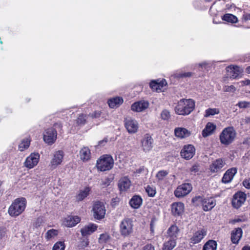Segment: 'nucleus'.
I'll return each instance as SVG.
<instances>
[{
  "label": "nucleus",
  "mask_w": 250,
  "mask_h": 250,
  "mask_svg": "<svg viewBox=\"0 0 250 250\" xmlns=\"http://www.w3.org/2000/svg\"><path fill=\"white\" fill-rule=\"evenodd\" d=\"M213 22L215 24H218L219 23H221V22H217V21H215L214 20L213 21Z\"/></svg>",
  "instance_id": "nucleus-63"
},
{
  "label": "nucleus",
  "mask_w": 250,
  "mask_h": 250,
  "mask_svg": "<svg viewBox=\"0 0 250 250\" xmlns=\"http://www.w3.org/2000/svg\"><path fill=\"white\" fill-rule=\"evenodd\" d=\"M180 229L176 225L171 226L167 230V237L177 240Z\"/></svg>",
  "instance_id": "nucleus-29"
},
{
  "label": "nucleus",
  "mask_w": 250,
  "mask_h": 250,
  "mask_svg": "<svg viewBox=\"0 0 250 250\" xmlns=\"http://www.w3.org/2000/svg\"><path fill=\"white\" fill-rule=\"evenodd\" d=\"M184 205L181 202L174 203L171 206V211L175 216L181 215L184 211Z\"/></svg>",
  "instance_id": "nucleus-28"
},
{
  "label": "nucleus",
  "mask_w": 250,
  "mask_h": 250,
  "mask_svg": "<svg viewBox=\"0 0 250 250\" xmlns=\"http://www.w3.org/2000/svg\"><path fill=\"white\" fill-rule=\"evenodd\" d=\"M123 250H133V244L131 242H125L122 247Z\"/></svg>",
  "instance_id": "nucleus-49"
},
{
  "label": "nucleus",
  "mask_w": 250,
  "mask_h": 250,
  "mask_svg": "<svg viewBox=\"0 0 250 250\" xmlns=\"http://www.w3.org/2000/svg\"><path fill=\"white\" fill-rule=\"evenodd\" d=\"M107 141L108 140L107 138H104L103 140L99 142L98 146H104L107 143Z\"/></svg>",
  "instance_id": "nucleus-57"
},
{
  "label": "nucleus",
  "mask_w": 250,
  "mask_h": 250,
  "mask_svg": "<svg viewBox=\"0 0 250 250\" xmlns=\"http://www.w3.org/2000/svg\"><path fill=\"white\" fill-rule=\"evenodd\" d=\"M161 118L164 120H168L170 117V112L167 109L163 110L161 114Z\"/></svg>",
  "instance_id": "nucleus-47"
},
{
  "label": "nucleus",
  "mask_w": 250,
  "mask_h": 250,
  "mask_svg": "<svg viewBox=\"0 0 250 250\" xmlns=\"http://www.w3.org/2000/svg\"><path fill=\"white\" fill-rule=\"evenodd\" d=\"M92 211L94 218L101 220L104 217L106 210L103 202L96 201L93 204Z\"/></svg>",
  "instance_id": "nucleus-7"
},
{
  "label": "nucleus",
  "mask_w": 250,
  "mask_h": 250,
  "mask_svg": "<svg viewBox=\"0 0 250 250\" xmlns=\"http://www.w3.org/2000/svg\"><path fill=\"white\" fill-rule=\"evenodd\" d=\"M246 72L249 73V74H250V66H248L247 68H246Z\"/></svg>",
  "instance_id": "nucleus-62"
},
{
  "label": "nucleus",
  "mask_w": 250,
  "mask_h": 250,
  "mask_svg": "<svg viewBox=\"0 0 250 250\" xmlns=\"http://www.w3.org/2000/svg\"><path fill=\"white\" fill-rule=\"evenodd\" d=\"M131 181L127 177L122 178L119 181L118 187L121 191H125L130 187Z\"/></svg>",
  "instance_id": "nucleus-24"
},
{
  "label": "nucleus",
  "mask_w": 250,
  "mask_h": 250,
  "mask_svg": "<svg viewBox=\"0 0 250 250\" xmlns=\"http://www.w3.org/2000/svg\"><path fill=\"white\" fill-rule=\"evenodd\" d=\"M243 186L248 189H250V178L246 179L243 181Z\"/></svg>",
  "instance_id": "nucleus-53"
},
{
  "label": "nucleus",
  "mask_w": 250,
  "mask_h": 250,
  "mask_svg": "<svg viewBox=\"0 0 250 250\" xmlns=\"http://www.w3.org/2000/svg\"><path fill=\"white\" fill-rule=\"evenodd\" d=\"M87 116L83 114L80 115L77 119V123L78 125H83L85 124Z\"/></svg>",
  "instance_id": "nucleus-48"
},
{
  "label": "nucleus",
  "mask_w": 250,
  "mask_h": 250,
  "mask_svg": "<svg viewBox=\"0 0 250 250\" xmlns=\"http://www.w3.org/2000/svg\"><path fill=\"white\" fill-rule=\"evenodd\" d=\"M195 102L191 99H181L175 107L177 114L186 116L189 115L195 108Z\"/></svg>",
  "instance_id": "nucleus-1"
},
{
  "label": "nucleus",
  "mask_w": 250,
  "mask_h": 250,
  "mask_svg": "<svg viewBox=\"0 0 250 250\" xmlns=\"http://www.w3.org/2000/svg\"><path fill=\"white\" fill-rule=\"evenodd\" d=\"M193 73L191 72H184L182 71H177L174 72L172 77L174 78L180 79L186 78H189L192 76Z\"/></svg>",
  "instance_id": "nucleus-34"
},
{
  "label": "nucleus",
  "mask_w": 250,
  "mask_h": 250,
  "mask_svg": "<svg viewBox=\"0 0 250 250\" xmlns=\"http://www.w3.org/2000/svg\"><path fill=\"white\" fill-rule=\"evenodd\" d=\"M97 229V226L94 224H89L81 229V232L83 236L90 235L95 231Z\"/></svg>",
  "instance_id": "nucleus-27"
},
{
  "label": "nucleus",
  "mask_w": 250,
  "mask_h": 250,
  "mask_svg": "<svg viewBox=\"0 0 250 250\" xmlns=\"http://www.w3.org/2000/svg\"><path fill=\"white\" fill-rule=\"evenodd\" d=\"M222 20L230 23H236L238 21L237 18L231 14H226L222 18Z\"/></svg>",
  "instance_id": "nucleus-38"
},
{
  "label": "nucleus",
  "mask_w": 250,
  "mask_h": 250,
  "mask_svg": "<svg viewBox=\"0 0 250 250\" xmlns=\"http://www.w3.org/2000/svg\"><path fill=\"white\" fill-rule=\"evenodd\" d=\"M246 200V194L242 191L236 192L233 196L232 205L236 208L242 206Z\"/></svg>",
  "instance_id": "nucleus-11"
},
{
  "label": "nucleus",
  "mask_w": 250,
  "mask_h": 250,
  "mask_svg": "<svg viewBox=\"0 0 250 250\" xmlns=\"http://www.w3.org/2000/svg\"><path fill=\"white\" fill-rule=\"evenodd\" d=\"M31 139L29 137H26L22 140L21 143L19 145V149L21 151H23L27 149L30 144Z\"/></svg>",
  "instance_id": "nucleus-36"
},
{
  "label": "nucleus",
  "mask_w": 250,
  "mask_h": 250,
  "mask_svg": "<svg viewBox=\"0 0 250 250\" xmlns=\"http://www.w3.org/2000/svg\"><path fill=\"white\" fill-rule=\"evenodd\" d=\"M237 169L235 167L229 168L224 174L222 181L224 183H228L231 181L234 176L237 173Z\"/></svg>",
  "instance_id": "nucleus-21"
},
{
  "label": "nucleus",
  "mask_w": 250,
  "mask_h": 250,
  "mask_svg": "<svg viewBox=\"0 0 250 250\" xmlns=\"http://www.w3.org/2000/svg\"><path fill=\"white\" fill-rule=\"evenodd\" d=\"M143 203V199L140 195H135L129 200L130 207L134 209L139 208Z\"/></svg>",
  "instance_id": "nucleus-26"
},
{
  "label": "nucleus",
  "mask_w": 250,
  "mask_h": 250,
  "mask_svg": "<svg viewBox=\"0 0 250 250\" xmlns=\"http://www.w3.org/2000/svg\"><path fill=\"white\" fill-rule=\"evenodd\" d=\"M146 191L149 197H154L156 193V188L149 185L147 186L146 188Z\"/></svg>",
  "instance_id": "nucleus-42"
},
{
  "label": "nucleus",
  "mask_w": 250,
  "mask_h": 250,
  "mask_svg": "<svg viewBox=\"0 0 250 250\" xmlns=\"http://www.w3.org/2000/svg\"><path fill=\"white\" fill-rule=\"evenodd\" d=\"M241 86H245L250 85V80L247 79L244 81H240L239 83Z\"/></svg>",
  "instance_id": "nucleus-55"
},
{
  "label": "nucleus",
  "mask_w": 250,
  "mask_h": 250,
  "mask_svg": "<svg viewBox=\"0 0 250 250\" xmlns=\"http://www.w3.org/2000/svg\"><path fill=\"white\" fill-rule=\"evenodd\" d=\"M217 243L213 240H209L204 245L203 250H216Z\"/></svg>",
  "instance_id": "nucleus-37"
},
{
  "label": "nucleus",
  "mask_w": 250,
  "mask_h": 250,
  "mask_svg": "<svg viewBox=\"0 0 250 250\" xmlns=\"http://www.w3.org/2000/svg\"><path fill=\"white\" fill-rule=\"evenodd\" d=\"M90 190L91 189L88 187H86L83 189L80 190L79 193L76 197L77 201H83L89 195Z\"/></svg>",
  "instance_id": "nucleus-32"
},
{
  "label": "nucleus",
  "mask_w": 250,
  "mask_h": 250,
  "mask_svg": "<svg viewBox=\"0 0 250 250\" xmlns=\"http://www.w3.org/2000/svg\"><path fill=\"white\" fill-rule=\"evenodd\" d=\"M168 174V172L166 170H160L156 174V178L159 181H162L165 177Z\"/></svg>",
  "instance_id": "nucleus-46"
},
{
  "label": "nucleus",
  "mask_w": 250,
  "mask_h": 250,
  "mask_svg": "<svg viewBox=\"0 0 250 250\" xmlns=\"http://www.w3.org/2000/svg\"><path fill=\"white\" fill-rule=\"evenodd\" d=\"M42 222H41V219H38L37 220V221L35 223V227H39L40 226V224H41Z\"/></svg>",
  "instance_id": "nucleus-60"
},
{
  "label": "nucleus",
  "mask_w": 250,
  "mask_h": 250,
  "mask_svg": "<svg viewBox=\"0 0 250 250\" xmlns=\"http://www.w3.org/2000/svg\"><path fill=\"white\" fill-rule=\"evenodd\" d=\"M54 127H52L45 129L43 133V140L45 143L49 145H51L55 143L57 139V131L56 128L57 127H61L60 124H55Z\"/></svg>",
  "instance_id": "nucleus-5"
},
{
  "label": "nucleus",
  "mask_w": 250,
  "mask_h": 250,
  "mask_svg": "<svg viewBox=\"0 0 250 250\" xmlns=\"http://www.w3.org/2000/svg\"><path fill=\"white\" fill-rule=\"evenodd\" d=\"M207 235V231L205 229H201L195 231L190 238V242L193 244L199 243Z\"/></svg>",
  "instance_id": "nucleus-19"
},
{
  "label": "nucleus",
  "mask_w": 250,
  "mask_h": 250,
  "mask_svg": "<svg viewBox=\"0 0 250 250\" xmlns=\"http://www.w3.org/2000/svg\"><path fill=\"white\" fill-rule=\"evenodd\" d=\"M192 202H200L202 204L203 209L208 211L212 209L216 205V200L212 197L203 198L201 196H196L192 199Z\"/></svg>",
  "instance_id": "nucleus-6"
},
{
  "label": "nucleus",
  "mask_w": 250,
  "mask_h": 250,
  "mask_svg": "<svg viewBox=\"0 0 250 250\" xmlns=\"http://www.w3.org/2000/svg\"><path fill=\"white\" fill-rule=\"evenodd\" d=\"M133 225L129 219H124L120 224V230L122 235L127 236L130 234L133 231Z\"/></svg>",
  "instance_id": "nucleus-8"
},
{
  "label": "nucleus",
  "mask_w": 250,
  "mask_h": 250,
  "mask_svg": "<svg viewBox=\"0 0 250 250\" xmlns=\"http://www.w3.org/2000/svg\"><path fill=\"white\" fill-rule=\"evenodd\" d=\"M224 90L226 92H234L236 90L235 87L231 85L230 86H225Z\"/></svg>",
  "instance_id": "nucleus-51"
},
{
  "label": "nucleus",
  "mask_w": 250,
  "mask_h": 250,
  "mask_svg": "<svg viewBox=\"0 0 250 250\" xmlns=\"http://www.w3.org/2000/svg\"><path fill=\"white\" fill-rule=\"evenodd\" d=\"M242 21L243 22H246L248 21H250V14L244 12L242 16Z\"/></svg>",
  "instance_id": "nucleus-52"
},
{
  "label": "nucleus",
  "mask_w": 250,
  "mask_h": 250,
  "mask_svg": "<svg viewBox=\"0 0 250 250\" xmlns=\"http://www.w3.org/2000/svg\"><path fill=\"white\" fill-rule=\"evenodd\" d=\"M167 84V81L165 79L152 80L149 83L150 87L154 91L160 92L162 91V89L164 86Z\"/></svg>",
  "instance_id": "nucleus-16"
},
{
  "label": "nucleus",
  "mask_w": 250,
  "mask_h": 250,
  "mask_svg": "<svg viewBox=\"0 0 250 250\" xmlns=\"http://www.w3.org/2000/svg\"><path fill=\"white\" fill-rule=\"evenodd\" d=\"M125 126L129 133H136L138 129V124L134 119L129 118L125 120Z\"/></svg>",
  "instance_id": "nucleus-18"
},
{
  "label": "nucleus",
  "mask_w": 250,
  "mask_h": 250,
  "mask_svg": "<svg viewBox=\"0 0 250 250\" xmlns=\"http://www.w3.org/2000/svg\"><path fill=\"white\" fill-rule=\"evenodd\" d=\"M143 250H155V249L153 246L151 244H147L144 247Z\"/></svg>",
  "instance_id": "nucleus-58"
},
{
  "label": "nucleus",
  "mask_w": 250,
  "mask_h": 250,
  "mask_svg": "<svg viewBox=\"0 0 250 250\" xmlns=\"http://www.w3.org/2000/svg\"><path fill=\"white\" fill-rule=\"evenodd\" d=\"M101 111H95L94 114L92 115V117L93 118H98L100 117L101 115Z\"/></svg>",
  "instance_id": "nucleus-59"
},
{
  "label": "nucleus",
  "mask_w": 250,
  "mask_h": 250,
  "mask_svg": "<svg viewBox=\"0 0 250 250\" xmlns=\"http://www.w3.org/2000/svg\"><path fill=\"white\" fill-rule=\"evenodd\" d=\"M65 248L64 243L62 241H59L54 244L52 250H64Z\"/></svg>",
  "instance_id": "nucleus-43"
},
{
  "label": "nucleus",
  "mask_w": 250,
  "mask_h": 250,
  "mask_svg": "<svg viewBox=\"0 0 250 250\" xmlns=\"http://www.w3.org/2000/svg\"><path fill=\"white\" fill-rule=\"evenodd\" d=\"M225 162L222 159H218L213 161L210 165L209 168L212 172H217L223 168L225 165Z\"/></svg>",
  "instance_id": "nucleus-20"
},
{
  "label": "nucleus",
  "mask_w": 250,
  "mask_h": 250,
  "mask_svg": "<svg viewBox=\"0 0 250 250\" xmlns=\"http://www.w3.org/2000/svg\"><path fill=\"white\" fill-rule=\"evenodd\" d=\"M176 245V240L169 238L168 240L166 241L163 245V250H172Z\"/></svg>",
  "instance_id": "nucleus-35"
},
{
  "label": "nucleus",
  "mask_w": 250,
  "mask_h": 250,
  "mask_svg": "<svg viewBox=\"0 0 250 250\" xmlns=\"http://www.w3.org/2000/svg\"><path fill=\"white\" fill-rule=\"evenodd\" d=\"M58 230L55 229L48 230L45 234V237L47 240H50L58 235Z\"/></svg>",
  "instance_id": "nucleus-41"
},
{
  "label": "nucleus",
  "mask_w": 250,
  "mask_h": 250,
  "mask_svg": "<svg viewBox=\"0 0 250 250\" xmlns=\"http://www.w3.org/2000/svg\"><path fill=\"white\" fill-rule=\"evenodd\" d=\"M149 106V103L146 101L142 100L133 103L131 106L132 111L140 112L147 109Z\"/></svg>",
  "instance_id": "nucleus-17"
},
{
  "label": "nucleus",
  "mask_w": 250,
  "mask_h": 250,
  "mask_svg": "<svg viewBox=\"0 0 250 250\" xmlns=\"http://www.w3.org/2000/svg\"><path fill=\"white\" fill-rule=\"evenodd\" d=\"M80 221L81 218L77 216H69L65 218L63 224L67 227H73L78 224Z\"/></svg>",
  "instance_id": "nucleus-25"
},
{
  "label": "nucleus",
  "mask_w": 250,
  "mask_h": 250,
  "mask_svg": "<svg viewBox=\"0 0 250 250\" xmlns=\"http://www.w3.org/2000/svg\"><path fill=\"white\" fill-rule=\"evenodd\" d=\"M110 239V236L108 234L103 233L100 235L99 241L100 243H105L108 241Z\"/></svg>",
  "instance_id": "nucleus-44"
},
{
  "label": "nucleus",
  "mask_w": 250,
  "mask_h": 250,
  "mask_svg": "<svg viewBox=\"0 0 250 250\" xmlns=\"http://www.w3.org/2000/svg\"><path fill=\"white\" fill-rule=\"evenodd\" d=\"M114 160L109 154L101 156L97 161L96 167L98 170L105 171L110 170L113 167Z\"/></svg>",
  "instance_id": "nucleus-4"
},
{
  "label": "nucleus",
  "mask_w": 250,
  "mask_h": 250,
  "mask_svg": "<svg viewBox=\"0 0 250 250\" xmlns=\"http://www.w3.org/2000/svg\"><path fill=\"white\" fill-rule=\"evenodd\" d=\"M123 103V99L120 97L111 98L108 101V104L110 108H115L119 106Z\"/></svg>",
  "instance_id": "nucleus-33"
},
{
  "label": "nucleus",
  "mask_w": 250,
  "mask_h": 250,
  "mask_svg": "<svg viewBox=\"0 0 250 250\" xmlns=\"http://www.w3.org/2000/svg\"><path fill=\"white\" fill-rule=\"evenodd\" d=\"M111 181L112 180L110 178H107L103 181L102 185L104 186H107L110 185Z\"/></svg>",
  "instance_id": "nucleus-54"
},
{
  "label": "nucleus",
  "mask_w": 250,
  "mask_h": 250,
  "mask_svg": "<svg viewBox=\"0 0 250 250\" xmlns=\"http://www.w3.org/2000/svg\"><path fill=\"white\" fill-rule=\"evenodd\" d=\"M174 134L177 137L183 139L189 136L190 132L184 127H176L174 129Z\"/></svg>",
  "instance_id": "nucleus-31"
},
{
  "label": "nucleus",
  "mask_w": 250,
  "mask_h": 250,
  "mask_svg": "<svg viewBox=\"0 0 250 250\" xmlns=\"http://www.w3.org/2000/svg\"><path fill=\"white\" fill-rule=\"evenodd\" d=\"M243 234L242 229L240 228H236L231 232V241L233 244H238L241 239Z\"/></svg>",
  "instance_id": "nucleus-22"
},
{
  "label": "nucleus",
  "mask_w": 250,
  "mask_h": 250,
  "mask_svg": "<svg viewBox=\"0 0 250 250\" xmlns=\"http://www.w3.org/2000/svg\"><path fill=\"white\" fill-rule=\"evenodd\" d=\"M88 241L87 239H84L79 244L78 247L79 250H83L85 247H87L88 245Z\"/></svg>",
  "instance_id": "nucleus-50"
},
{
  "label": "nucleus",
  "mask_w": 250,
  "mask_h": 250,
  "mask_svg": "<svg viewBox=\"0 0 250 250\" xmlns=\"http://www.w3.org/2000/svg\"><path fill=\"white\" fill-rule=\"evenodd\" d=\"M40 156L38 153H32L28 156L24 163V166L29 168L31 169L35 167L39 163Z\"/></svg>",
  "instance_id": "nucleus-12"
},
{
  "label": "nucleus",
  "mask_w": 250,
  "mask_h": 250,
  "mask_svg": "<svg viewBox=\"0 0 250 250\" xmlns=\"http://www.w3.org/2000/svg\"><path fill=\"white\" fill-rule=\"evenodd\" d=\"M220 113V110L217 108H209L207 109L205 112L204 117L208 118L211 116L218 114Z\"/></svg>",
  "instance_id": "nucleus-39"
},
{
  "label": "nucleus",
  "mask_w": 250,
  "mask_h": 250,
  "mask_svg": "<svg viewBox=\"0 0 250 250\" xmlns=\"http://www.w3.org/2000/svg\"><path fill=\"white\" fill-rule=\"evenodd\" d=\"M216 125L214 124L211 122H208L204 129L202 130V134L203 137L206 138L212 135L216 130Z\"/></svg>",
  "instance_id": "nucleus-23"
},
{
  "label": "nucleus",
  "mask_w": 250,
  "mask_h": 250,
  "mask_svg": "<svg viewBox=\"0 0 250 250\" xmlns=\"http://www.w3.org/2000/svg\"><path fill=\"white\" fill-rule=\"evenodd\" d=\"M153 140L151 136L148 134H145L141 140V146L144 151L148 152L153 147Z\"/></svg>",
  "instance_id": "nucleus-15"
},
{
  "label": "nucleus",
  "mask_w": 250,
  "mask_h": 250,
  "mask_svg": "<svg viewBox=\"0 0 250 250\" xmlns=\"http://www.w3.org/2000/svg\"><path fill=\"white\" fill-rule=\"evenodd\" d=\"M26 205V200L25 198H17L9 207L8 212L11 217H17L24 210Z\"/></svg>",
  "instance_id": "nucleus-2"
},
{
  "label": "nucleus",
  "mask_w": 250,
  "mask_h": 250,
  "mask_svg": "<svg viewBox=\"0 0 250 250\" xmlns=\"http://www.w3.org/2000/svg\"><path fill=\"white\" fill-rule=\"evenodd\" d=\"M240 221V220L238 219V220H234L233 221V223H235V222H238Z\"/></svg>",
  "instance_id": "nucleus-64"
},
{
  "label": "nucleus",
  "mask_w": 250,
  "mask_h": 250,
  "mask_svg": "<svg viewBox=\"0 0 250 250\" xmlns=\"http://www.w3.org/2000/svg\"><path fill=\"white\" fill-rule=\"evenodd\" d=\"M192 185L189 183H185L178 186L174 191L176 197H183L190 192L192 190Z\"/></svg>",
  "instance_id": "nucleus-9"
},
{
  "label": "nucleus",
  "mask_w": 250,
  "mask_h": 250,
  "mask_svg": "<svg viewBox=\"0 0 250 250\" xmlns=\"http://www.w3.org/2000/svg\"><path fill=\"white\" fill-rule=\"evenodd\" d=\"M64 153L62 150H58L56 151L51 159L49 165L51 169H54L58 166L60 165L63 160Z\"/></svg>",
  "instance_id": "nucleus-10"
},
{
  "label": "nucleus",
  "mask_w": 250,
  "mask_h": 250,
  "mask_svg": "<svg viewBox=\"0 0 250 250\" xmlns=\"http://www.w3.org/2000/svg\"><path fill=\"white\" fill-rule=\"evenodd\" d=\"M236 106H238L240 108L245 109L250 107V102L247 101H240L236 104Z\"/></svg>",
  "instance_id": "nucleus-45"
},
{
  "label": "nucleus",
  "mask_w": 250,
  "mask_h": 250,
  "mask_svg": "<svg viewBox=\"0 0 250 250\" xmlns=\"http://www.w3.org/2000/svg\"><path fill=\"white\" fill-rule=\"evenodd\" d=\"M190 171L192 173H195L199 171L198 166L197 165H193L190 169Z\"/></svg>",
  "instance_id": "nucleus-56"
},
{
  "label": "nucleus",
  "mask_w": 250,
  "mask_h": 250,
  "mask_svg": "<svg viewBox=\"0 0 250 250\" xmlns=\"http://www.w3.org/2000/svg\"><path fill=\"white\" fill-rule=\"evenodd\" d=\"M195 154V148L192 145H185L181 151V156L186 160L191 159Z\"/></svg>",
  "instance_id": "nucleus-13"
},
{
  "label": "nucleus",
  "mask_w": 250,
  "mask_h": 250,
  "mask_svg": "<svg viewBox=\"0 0 250 250\" xmlns=\"http://www.w3.org/2000/svg\"><path fill=\"white\" fill-rule=\"evenodd\" d=\"M80 158L83 162H87L91 158V152L88 147L84 146L80 151Z\"/></svg>",
  "instance_id": "nucleus-30"
},
{
  "label": "nucleus",
  "mask_w": 250,
  "mask_h": 250,
  "mask_svg": "<svg viewBox=\"0 0 250 250\" xmlns=\"http://www.w3.org/2000/svg\"><path fill=\"white\" fill-rule=\"evenodd\" d=\"M226 70L231 79L241 77L243 72V69L237 65H229L227 67Z\"/></svg>",
  "instance_id": "nucleus-14"
},
{
  "label": "nucleus",
  "mask_w": 250,
  "mask_h": 250,
  "mask_svg": "<svg viewBox=\"0 0 250 250\" xmlns=\"http://www.w3.org/2000/svg\"><path fill=\"white\" fill-rule=\"evenodd\" d=\"M242 250H250V247L249 246H245L242 248Z\"/></svg>",
  "instance_id": "nucleus-61"
},
{
  "label": "nucleus",
  "mask_w": 250,
  "mask_h": 250,
  "mask_svg": "<svg viewBox=\"0 0 250 250\" xmlns=\"http://www.w3.org/2000/svg\"><path fill=\"white\" fill-rule=\"evenodd\" d=\"M210 64L207 61L199 63H196L191 65V68L195 69L196 68H201L202 69L207 68Z\"/></svg>",
  "instance_id": "nucleus-40"
},
{
  "label": "nucleus",
  "mask_w": 250,
  "mask_h": 250,
  "mask_svg": "<svg viewBox=\"0 0 250 250\" xmlns=\"http://www.w3.org/2000/svg\"><path fill=\"white\" fill-rule=\"evenodd\" d=\"M236 135V131L233 126L225 127L219 135L221 144L225 146L230 145L235 140Z\"/></svg>",
  "instance_id": "nucleus-3"
}]
</instances>
